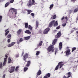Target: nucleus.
<instances>
[{"instance_id":"obj_12","label":"nucleus","mask_w":78,"mask_h":78,"mask_svg":"<svg viewBox=\"0 0 78 78\" xmlns=\"http://www.w3.org/2000/svg\"><path fill=\"white\" fill-rule=\"evenodd\" d=\"M70 54H71L70 50V49L67 50L66 53V55L67 56V55H70Z\"/></svg>"},{"instance_id":"obj_39","label":"nucleus","mask_w":78,"mask_h":78,"mask_svg":"<svg viewBox=\"0 0 78 78\" xmlns=\"http://www.w3.org/2000/svg\"><path fill=\"white\" fill-rule=\"evenodd\" d=\"M76 48H73L72 49V51L73 52V51H75V50H76Z\"/></svg>"},{"instance_id":"obj_57","label":"nucleus","mask_w":78,"mask_h":78,"mask_svg":"<svg viewBox=\"0 0 78 78\" xmlns=\"http://www.w3.org/2000/svg\"><path fill=\"white\" fill-rule=\"evenodd\" d=\"M24 54V52L23 51L22 53V56H23V54Z\"/></svg>"},{"instance_id":"obj_22","label":"nucleus","mask_w":78,"mask_h":78,"mask_svg":"<svg viewBox=\"0 0 78 78\" xmlns=\"http://www.w3.org/2000/svg\"><path fill=\"white\" fill-rule=\"evenodd\" d=\"M30 39V36L26 37H24L25 40H28Z\"/></svg>"},{"instance_id":"obj_10","label":"nucleus","mask_w":78,"mask_h":78,"mask_svg":"<svg viewBox=\"0 0 78 78\" xmlns=\"http://www.w3.org/2000/svg\"><path fill=\"white\" fill-rule=\"evenodd\" d=\"M27 58H28V54L26 53L25 54L24 56H23V59L26 62V59Z\"/></svg>"},{"instance_id":"obj_42","label":"nucleus","mask_w":78,"mask_h":78,"mask_svg":"<svg viewBox=\"0 0 78 78\" xmlns=\"http://www.w3.org/2000/svg\"><path fill=\"white\" fill-rule=\"evenodd\" d=\"M19 56V54H16V58H18Z\"/></svg>"},{"instance_id":"obj_5","label":"nucleus","mask_w":78,"mask_h":78,"mask_svg":"<svg viewBox=\"0 0 78 78\" xmlns=\"http://www.w3.org/2000/svg\"><path fill=\"white\" fill-rule=\"evenodd\" d=\"M15 69V67L12 66L9 68V72L10 73H12L13 72H14V69Z\"/></svg>"},{"instance_id":"obj_20","label":"nucleus","mask_w":78,"mask_h":78,"mask_svg":"<svg viewBox=\"0 0 78 78\" xmlns=\"http://www.w3.org/2000/svg\"><path fill=\"white\" fill-rule=\"evenodd\" d=\"M22 11L23 13H26V12H27V9H23Z\"/></svg>"},{"instance_id":"obj_63","label":"nucleus","mask_w":78,"mask_h":78,"mask_svg":"<svg viewBox=\"0 0 78 78\" xmlns=\"http://www.w3.org/2000/svg\"><path fill=\"white\" fill-rule=\"evenodd\" d=\"M38 78H42V77H39Z\"/></svg>"},{"instance_id":"obj_4","label":"nucleus","mask_w":78,"mask_h":78,"mask_svg":"<svg viewBox=\"0 0 78 78\" xmlns=\"http://www.w3.org/2000/svg\"><path fill=\"white\" fill-rule=\"evenodd\" d=\"M54 47H53V45H51L49 46L48 48V52L50 51H54Z\"/></svg>"},{"instance_id":"obj_31","label":"nucleus","mask_w":78,"mask_h":78,"mask_svg":"<svg viewBox=\"0 0 78 78\" xmlns=\"http://www.w3.org/2000/svg\"><path fill=\"white\" fill-rule=\"evenodd\" d=\"M78 8H77L74 9V12H76L78 11Z\"/></svg>"},{"instance_id":"obj_27","label":"nucleus","mask_w":78,"mask_h":78,"mask_svg":"<svg viewBox=\"0 0 78 78\" xmlns=\"http://www.w3.org/2000/svg\"><path fill=\"white\" fill-rule=\"evenodd\" d=\"M28 28V29H29V30H33V27H31V26H30V25H29V26Z\"/></svg>"},{"instance_id":"obj_6","label":"nucleus","mask_w":78,"mask_h":78,"mask_svg":"<svg viewBox=\"0 0 78 78\" xmlns=\"http://www.w3.org/2000/svg\"><path fill=\"white\" fill-rule=\"evenodd\" d=\"M11 10H12V12H13L12 13V14H17V10L13 8H11Z\"/></svg>"},{"instance_id":"obj_54","label":"nucleus","mask_w":78,"mask_h":78,"mask_svg":"<svg viewBox=\"0 0 78 78\" xmlns=\"http://www.w3.org/2000/svg\"><path fill=\"white\" fill-rule=\"evenodd\" d=\"M64 19V16H63L62 18L61 19V20H62Z\"/></svg>"},{"instance_id":"obj_35","label":"nucleus","mask_w":78,"mask_h":78,"mask_svg":"<svg viewBox=\"0 0 78 78\" xmlns=\"http://www.w3.org/2000/svg\"><path fill=\"white\" fill-rule=\"evenodd\" d=\"M11 37V34L8 35L7 36V37L8 38H10Z\"/></svg>"},{"instance_id":"obj_59","label":"nucleus","mask_w":78,"mask_h":78,"mask_svg":"<svg viewBox=\"0 0 78 78\" xmlns=\"http://www.w3.org/2000/svg\"><path fill=\"white\" fill-rule=\"evenodd\" d=\"M63 78H67V77H66L65 76H64Z\"/></svg>"},{"instance_id":"obj_60","label":"nucleus","mask_w":78,"mask_h":78,"mask_svg":"<svg viewBox=\"0 0 78 78\" xmlns=\"http://www.w3.org/2000/svg\"><path fill=\"white\" fill-rule=\"evenodd\" d=\"M76 34H78V31H76Z\"/></svg>"},{"instance_id":"obj_13","label":"nucleus","mask_w":78,"mask_h":78,"mask_svg":"<svg viewBox=\"0 0 78 78\" xmlns=\"http://www.w3.org/2000/svg\"><path fill=\"white\" fill-rule=\"evenodd\" d=\"M61 33L59 32L57 34V35H56L55 36V37L56 38H58V37H59L61 36Z\"/></svg>"},{"instance_id":"obj_58","label":"nucleus","mask_w":78,"mask_h":78,"mask_svg":"<svg viewBox=\"0 0 78 78\" xmlns=\"http://www.w3.org/2000/svg\"><path fill=\"white\" fill-rule=\"evenodd\" d=\"M74 29H75V30H78V29L76 28H74Z\"/></svg>"},{"instance_id":"obj_51","label":"nucleus","mask_w":78,"mask_h":78,"mask_svg":"<svg viewBox=\"0 0 78 78\" xmlns=\"http://www.w3.org/2000/svg\"><path fill=\"white\" fill-rule=\"evenodd\" d=\"M75 29H72V30L71 31V33H73V31H75V30H75Z\"/></svg>"},{"instance_id":"obj_50","label":"nucleus","mask_w":78,"mask_h":78,"mask_svg":"<svg viewBox=\"0 0 78 78\" xmlns=\"http://www.w3.org/2000/svg\"><path fill=\"white\" fill-rule=\"evenodd\" d=\"M5 76H6V75H5V74H4V75H3L2 78H5Z\"/></svg>"},{"instance_id":"obj_46","label":"nucleus","mask_w":78,"mask_h":78,"mask_svg":"<svg viewBox=\"0 0 78 78\" xmlns=\"http://www.w3.org/2000/svg\"><path fill=\"white\" fill-rule=\"evenodd\" d=\"M20 40H18L17 41V44H20Z\"/></svg>"},{"instance_id":"obj_33","label":"nucleus","mask_w":78,"mask_h":78,"mask_svg":"<svg viewBox=\"0 0 78 78\" xmlns=\"http://www.w3.org/2000/svg\"><path fill=\"white\" fill-rule=\"evenodd\" d=\"M27 11L28 12V14H30V13L32 12V11H31V10H27Z\"/></svg>"},{"instance_id":"obj_24","label":"nucleus","mask_w":78,"mask_h":78,"mask_svg":"<svg viewBox=\"0 0 78 78\" xmlns=\"http://www.w3.org/2000/svg\"><path fill=\"white\" fill-rule=\"evenodd\" d=\"M12 61L11 59L10 58H9V60H8V62L9 63H11V62H12Z\"/></svg>"},{"instance_id":"obj_11","label":"nucleus","mask_w":78,"mask_h":78,"mask_svg":"<svg viewBox=\"0 0 78 78\" xmlns=\"http://www.w3.org/2000/svg\"><path fill=\"white\" fill-rule=\"evenodd\" d=\"M16 44L15 42H12L11 43L9 44L8 46V47H11L12 46H14V44Z\"/></svg>"},{"instance_id":"obj_40","label":"nucleus","mask_w":78,"mask_h":78,"mask_svg":"<svg viewBox=\"0 0 78 78\" xmlns=\"http://www.w3.org/2000/svg\"><path fill=\"white\" fill-rule=\"evenodd\" d=\"M39 25V23L37 21H36V27H38V25Z\"/></svg>"},{"instance_id":"obj_3","label":"nucleus","mask_w":78,"mask_h":78,"mask_svg":"<svg viewBox=\"0 0 78 78\" xmlns=\"http://www.w3.org/2000/svg\"><path fill=\"white\" fill-rule=\"evenodd\" d=\"M64 66V64H63V62H59L58 65L55 68V70H57L58 69H59V66H60L59 69H61Z\"/></svg>"},{"instance_id":"obj_41","label":"nucleus","mask_w":78,"mask_h":78,"mask_svg":"<svg viewBox=\"0 0 78 78\" xmlns=\"http://www.w3.org/2000/svg\"><path fill=\"white\" fill-rule=\"evenodd\" d=\"M60 28H61V27H60V26H58L56 28L57 30H59V29H60Z\"/></svg>"},{"instance_id":"obj_19","label":"nucleus","mask_w":78,"mask_h":78,"mask_svg":"<svg viewBox=\"0 0 78 78\" xmlns=\"http://www.w3.org/2000/svg\"><path fill=\"white\" fill-rule=\"evenodd\" d=\"M42 41H40L38 45V47H41L42 45Z\"/></svg>"},{"instance_id":"obj_52","label":"nucleus","mask_w":78,"mask_h":78,"mask_svg":"<svg viewBox=\"0 0 78 78\" xmlns=\"http://www.w3.org/2000/svg\"><path fill=\"white\" fill-rule=\"evenodd\" d=\"M31 15L32 16H34V14L33 13H31Z\"/></svg>"},{"instance_id":"obj_53","label":"nucleus","mask_w":78,"mask_h":78,"mask_svg":"<svg viewBox=\"0 0 78 78\" xmlns=\"http://www.w3.org/2000/svg\"><path fill=\"white\" fill-rule=\"evenodd\" d=\"M76 0H71V1L72 2H73V3H74L75 2Z\"/></svg>"},{"instance_id":"obj_15","label":"nucleus","mask_w":78,"mask_h":78,"mask_svg":"<svg viewBox=\"0 0 78 78\" xmlns=\"http://www.w3.org/2000/svg\"><path fill=\"white\" fill-rule=\"evenodd\" d=\"M57 39H55L53 41V42H52V44L53 45H55V44H56V42H57Z\"/></svg>"},{"instance_id":"obj_17","label":"nucleus","mask_w":78,"mask_h":78,"mask_svg":"<svg viewBox=\"0 0 78 78\" xmlns=\"http://www.w3.org/2000/svg\"><path fill=\"white\" fill-rule=\"evenodd\" d=\"M22 32V29H19L17 31V34L19 35L20 34V33Z\"/></svg>"},{"instance_id":"obj_23","label":"nucleus","mask_w":78,"mask_h":78,"mask_svg":"<svg viewBox=\"0 0 78 78\" xmlns=\"http://www.w3.org/2000/svg\"><path fill=\"white\" fill-rule=\"evenodd\" d=\"M19 67H20L19 66H18L16 67L15 69V70L16 72H17V71H18V70H19Z\"/></svg>"},{"instance_id":"obj_1","label":"nucleus","mask_w":78,"mask_h":78,"mask_svg":"<svg viewBox=\"0 0 78 78\" xmlns=\"http://www.w3.org/2000/svg\"><path fill=\"white\" fill-rule=\"evenodd\" d=\"M53 25L54 27H57L58 25V21H56L55 22V20H53L49 24V27H52Z\"/></svg>"},{"instance_id":"obj_18","label":"nucleus","mask_w":78,"mask_h":78,"mask_svg":"<svg viewBox=\"0 0 78 78\" xmlns=\"http://www.w3.org/2000/svg\"><path fill=\"white\" fill-rule=\"evenodd\" d=\"M8 29L6 30L5 31V36H6V35H7L9 32V31H8Z\"/></svg>"},{"instance_id":"obj_45","label":"nucleus","mask_w":78,"mask_h":78,"mask_svg":"<svg viewBox=\"0 0 78 78\" xmlns=\"http://www.w3.org/2000/svg\"><path fill=\"white\" fill-rule=\"evenodd\" d=\"M14 0H11L10 1V3H12L13 2H14Z\"/></svg>"},{"instance_id":"obj_43","label":"nucleus","mask_w":78,"mask_h":78,"mask_svg":"<svg viewBox=\"0 0 78 78\" xmlns=\"http://www.w3.org/2000/svg\"><path fill=\"white\" fill-rule=\"evenodd\" d=\"M19 41H20V42H22V41H23V40L22 38H21L20 39Z\"/></svg>"},{"instance_id":"obj_47","label":"nucleus","mask_w":78,"mask_h":78,"mask_svg":"<svg viewBox=\"0 0 78 78\" xmlns=\"http://www.w3.org/2000/svg\"><path fill=\"white\" fill-rule=\"evenodd\" d=\"M7 41L8 43H9V42H11V40H10V39H8L7 40Z\"/></svg>"},{"instance_id":"obj_29","label":"nucleus","mask_w":78,"mask_h":78,"mask_svg":"<svg viewBox=\"0 0 78 78\" xmlns=\"http://www.w3.org/2000/svg\"><path fill=\"white\" fill-rule=\"evenodd\" d=\"M53 4H51L50 5L49 8H50V10H51V9H52V8H53Z\"/></svg>"},{"instance_id":"obj_44","label":"nucleus","mask_w":78,"mask_h":78,"mask_svg":"<svg viewBox=\"0 0 78 78\" xmlns=\"http://www.w3.org/2000/svg\"><path fill=\"white\" fill-rule=\"evenodd\" d=\"M66 26V23H64L62 24V27H65V26Z\"/></svg>"},{"instance_id":"obj_32","label":"nucleus","mask_w":78,"mask_h":78,"mask_svg":"<svg viewBox=\"0 0 78 78\" xmlns=\"http://www.w3.org/2000/svg\"><path fill=\"white\" fill-rule=\"evenodd\" d=\"M56 18V15H55L53 16V18H52V20H53V19H55Z\"/></svg>"},{"instance_id":"obj_37","label":"nucleus","mask_w":78,"mask_h":78,"mask_svg":"<svg viewBox=\"0 0 78 78\" xmlns=\"http://www.w3.org/2000/svg\"><path fill=\"white\" fill-rule=\"evenodd\" d=\"M46 76L48 78H49L50 76V74L48 73L47 74Z\"/></svg>"},{"instance_id":"obj_64","label":"nucleus","mask_w":78,"mask_h":78,"mask_svg":"<svg viewBox=\"0 0 78 78\" xmlns=\"http://www.w3.org/2000/svg\"><path fill=\"white\" fill-rule=\"evenodd\" d=\"M77 36H78V35H77Z\"/></svg>"},{"instance_id":"obj_26","label":"nucleus","mask_w":78,"mask_h":78,"mask_svg":"<svg viewBox=\"0 0 78 78\" xmlns=\"http://www.w3.org/2000/svg\"><path fill=\"white\" fill-rule=\"evenodd\" d=\"M40 53H41L40 51H37L36 53V56H38L39 55Z\"/></svg>"},{"instance_id":"obj_48","label":"nucleus","mask_w":78,"mask_h":78,"mask_svg":"<svg viewBox=\"0 0 78 78\" xmlns=\"http://www.w3.org/2000/svg\"><path fill=\"white\" fill-rule=\"evenodd\" d=\"M65 19H66V21H67L68 20V19L67 16H66L65 17Z\"/></svg>"},{"instance_id":"obj_9","label":"nucleus","mask_w":78,"mask_h":78,"mask_svg":"<svg viewBox=\"0 0 78 78\" xmlns=\"http://www.w3.org/2000/svg\"><path fill=\"white\" fill-rule=\"evenodd\" d=\"M58 48L59 50H61L62 49V42H60L59 43Z\"/></svg>"},{"instance_id":"obj_61","label":"nucleus","mask_w":78,"mask_h":78,"mask_svg":"<svg viewBox=\"0 0 78 78\" xmlns=\"http://www.w3.org/2000/svg\"><path fill=\"white\" fill-rule=\"evenodd\" d=\"M78 20V17H77L76 18V20Z\"/></svg>"},{"instance_id":"obj_16","label":"nucleus","mask_w":78,"mask_h":78,"mask_svg":"<svg viewBox=\"0 0 78 78\" xmlns=\"http://www.w3.org/2000/svg\"><path fill=\"white\" fill-rule=\"evenodd\" d=\"M25 33H27V34H31V32L30 31V30H27L25 31Z\"/></svg>"},{"instance_id":"obj_62","label":"nucleus","mask_w":78,"mask_h":78,"mask_svg":"<svg viewBox=\"0 0 78 78\" xmlns=\"http://www.w3.org/2000/svg\"><path fill=\"white\" fill-rule=\"evenodd\" d=\"M62 70H64V68H62Z\"/></svg>"},{"instance_id":"obj_8","label":"nucleus","mask_w":78,"mask_h":78,"mask_svg":"<svg viewBox=\"0 0 78 78\" xmlns=\"http://www.w3.org/2000/svg\"><path fill=\"white\" fill-rule=\"evenodd\" d=\"M49 30H50V28H47L44 30L43 32L44 34H47V33H48V31H49Z\"/></svg>"},{"instance_id":"obj_49","label":"nucleus","mask_w":78,"mask_h":78,"mask_svg":"<svg viewBox=\"0 0 78 78\" xmlns=\"http://www.w3.org/2000/svg\"><path fill=\"white\" fill-rule=\"evenodd\" d=\"M2 16H0V22L2 21Z\"/></svg>"},{"instance_id":"obj_25","label":"nucleus","mask_w":78,"mask_h":78,"mask_svg":"<svg viewBox=\"0 0 78 78\" xmlns=\"http://www.w3.org/2000/svg\"><path fill=\"white\" fill-rule=\"evenodd\" d=\"M41 74V70H39L38 72L37 73V75H40Z\"/></svg>"},{"instance_id":"obj_38","label":"nucleus","mask_w":78,"mask_h":78,"mask_svg":"<svg viewBox=\"0 0 78 78\" xmlns=\"http://www.w3.org/2000/svg\"><path fill=\"white\" fill-rule=\"evenodd\" d=\"M2 62H0V69H2Z\"/></svg>"},{"instance_id":"obj_28","label":"nucleus","mask_w":78,"mask_h":78,"mask_svg":"<svg viewBox=\"0 0 78 78\" xmlns=\"http://www.w3.org/2000/svg\"><path fill=\"white\" fill-rule=\"evenodd\" d=\"M9 4H10V3H9V2H7L5 5V7H7Z\"/></svg>"},{"instance_id":"obj_7","label":"nucleus","mask_w":78,"mask_h":78,"mask_svg":"<svg viewBox=\"0 0 78 78\" xmlns=\"http://www.w3.org/2000/svg\"><path fill=\"white\" fill-rule=\"evenodd\" d=\"M5 58H4V61L3 62V66H5V64L6 63V61H7V58L8 57V56L7 55H5Z\"/></svg>"},{"instance_id":"obj_30","label":"nucleus","mask_w":78,"mask_h":78,"mask_svg":"<svg viewBox=\"0 0 78 78\" xmlns=\"http://www.w3.org/2000/svg\"><path fill=\"white\" fill-rule=\"evenodd\" d=\"M28 24L27 23H25V28H28Z\"/></svg>"},{"instance_id":"obj_21","label":"nucleus","mask_w":78,"mask_h":78,"mask_svg":"<svg viewBox=\"0 0 78 78\" xmlns=\"http://www.w3.org/2000/svg\"><path fill=\"white\" fill-rule=\"evenodd\" d=\"M71 73L70 72L68 73H67V75H69V76H68V77H67V78H69V77H70V76H71V74H70Z\"/></svg>"},{"instance_id":"obj_14","label":"nucleus","mask_w":78,"mask_h":78,"mask_svg":"<svg viewBox=\"0 0 78 78\" xmlns=\"http://www.w3.org/2000/svg\"><path fill=\"white\" fill-rule=\"evenodd\" d=\"M31 63V61H28L27 62V64L26 66V67H28L29 66H30V64Z\"/></svg>"},{"instance_id":"obj_2","label":"nucleus","mask_w":78,"mask_h":78,"mask_svg":"<svg viewBox=\"0 0 78 78\" xmlns=\"http://www.w3.org/2000/svg\"><path fill=\"white\" fill-rule=\"evenodd\" d=\"M36 4V3L35 2L34 0H32L31 1H30L27 3V5L29 7H31L33 5H35Z\"/></svg>"},{"instance_id":"obj_55","label":"nucleus","mask_w":78,"mask_h":78,"mask_svg":"<svg viewBox=\"0 0 78 78\" xmlns=\"http://www.w3.org/2000/svg\"><path fill=\"white\" fill-rule=\"evenodd\" d=\"M44 78H48V77L47 76H45L44 77Z\"/></svg>"},{"instance_id":"obj_34","label":"nucleus","mask_w":78,"mask_h":78,"mask_svg":"<svg viewBox=\"0 0 78 78\" xmlns=\"http://www.w3.org/2000/svg\"><path fill=\"white\" fill-rule=\"evenodd\" d=\"M55 55H56V53H57L58 52V49L56 48L55 49Z\"/></svg>"},{"instance_id":"obj_36","label":"nucleus","mask_w":78,"mask_h":78,"mask_svg":"<svg viewBox=\"0 0 78 78\" xmlns=\"http://www.w3.org/2000/svg\"><path fill=\"white\" fill-rule=\"evenodd\" d=\"M28 70L27 67H25L24 69V72H26Z\"/></svg>"},{"instance_id":"obj_56","label":"nucleus","mask_w":78,"mask_h":78,"mask_svg":"<svg viewBox=\"0 0 78 78\" xmlns=\"http://www.w3.org/2000/svg\"><path fill=\"white\" fill-rule=\"evenodd\" d=\"M20 4H21V5H22V4L23 2H22V1H21V2H20Z\"/></svg>"}]
</instances>
